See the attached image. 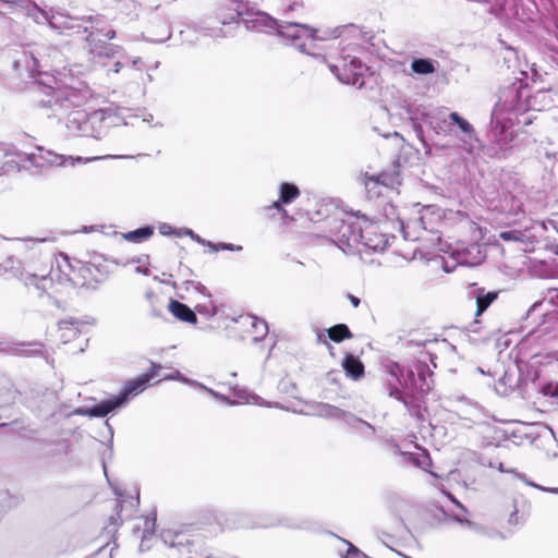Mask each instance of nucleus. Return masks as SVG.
I'll list each match as a JSON object with an SVG mask.
<instances>
[{
    "mask_svg": "<svg viewBox=\"0 0 558 558\" xmlns=\"http://www.w3.org/2000/svg\"><path fill=\"white\" fill-rule=\"evenodd\" d=\"M523 379L519 367L513 366L504 372V375L498 379L495 385L496 392L500 396L507 397L511 393L518 392L522 396Z\"/></svg>",
    "mask_w": 558,
    "mask_h": 558,
    "instance_id": "nucleus-17",
    "label": "nucleus"
},
{
    "mask_svg": "<svg viewBox=\"0 0 558 558\" xmlns=\"http://www.w3.org/2000/svg\"><path fill=\"white\" fill-rule=\"evenodd\" d=\"M48 58H45L39 50L33 51L22 49L12 56V69L21 78H34L44 74L41 70L49 66Z\"/></svg>",
    "mask_w": 558,
    "mask_h": 558,
    "instance_id": "nucleus-11",
    "label": "nucleus"
},
{
    "mask_svg": "<svg viewBox=\"0 0 558 558\" xmlns=\"http://www.w3.org/2000/svg\"><path fill=\"white\" fill-rule=\"evenodd\" d=\"M451 519L454 522L468 527L469 530H471L472 532H474L478 535H484V536H489V537L492 536V532L487 527H485L476 522H473L469 519H463L459 515H452Z\"/></svg>",
    "mask_w": 558,
    "mask_h": 558,
    "instance_id": "nucleus-34",
    "label": "nucleus"
},
{
    "mask_svg": "<svg viewBox=\"0 0 558 558\" xmlns=\"http://www.w3.org/2000/svg\"><path fill=\"white\" fill-rule=\"evenodd\" d=\"M437 61L429 58H414L411 62V69L420 75L432 74L436 71Z\"/></svg>",
    "mask_w": 558,
    "mask_h": 558,
    "instance_id": "nucleus-27",
    "label": "nucleus"
},
{
    "mask_svg": "<svg viewBox=\"0 0 558 558\" xmlns=\"http://www.w3.org/2000/svg\"><path fill=\"white\" fill-rule=\"evenodd\" d=\"M343 542L348 545V550H347V555L344 556V558H359L363 551H361L356 546H354L352 543H350L349 541H345L343 539Z\"/></svg>",
    "mask_w": 558,
    "mask_h": 558,
    "instance_id": "nucleus-42",
    "label": "nucleus"
},
{
    "mask_svg": "<svg viewBox=\"0 0 558 558\" xmlns=\"http://www.w3.org/2000/svg\"><path fill=\"white\" fill-rule=\"evenodd\" d=\"M81 322L76 318L63 319L59 323V329L62 332L61 338L69 341L80 333Z\"/></svg>",
    "mask_w": 558,
    "mask_h": 558,
    "instance_id": "nucleus-30",
    "label": "nucleus"
},
{
    "mask_svg": "<svg viewBox=\"0 0 558 558\" xmlns=\"http://www.w3.org/2000/svg\"><path fill=\"white\" fill-rule=\"evenodd\" d=\"M158 229H159V233L165 236L172 235V234L177 235V232H178V229L173 228L172 226H170L169 223H166V222L161 223Z\"/></svg>",
    "mask_w": 558,
    "mask_h": 558,
    "instance_id": "nucleus-43",
    "label": "nucleus"
},
{
    "mask_svg": "<svg viewBox=\"0 0 558 558\" xmlns=\"http://www.w3.org/2000/svg\"><path fill=\"white\" fill-rule=\"evenodd\" d=\"M159 369L160 365L153 364V367L147 373L126 381L118 395L102 400L93 407L75 408L72 411V415L105 417L109 413L126 407L132 398L142 393L149 386L150 381L158 376Z\"/></svg>",
    "mask_w": 558,
    "mask_h": 558,
    "instance_id": "nucleus-5",
    "label": "nucleus"
},
{
    "mask_svg": "<svg viewBox=\"0 0 558 558\" xmlns=\"http://www.w3.org/2000/svg\"><path fill=\"white\" fill-rule=\"evenodd\" d=\"M411 343H414L415 345H418V347H426V345H429V344H434L437 342L436 339L432 340V339H415V338H412L410 340Z\"/></svg>",
    "mask_w": 558,
    "mask_h": 558,
    "instance_id": "nucleus-46",
    "label": "nucleus"
},
{
    "mask_svg": "<svg viewBox=\"0 0 558 558\" xmlns=\"http://www.w3.org/2000/svg\"><path fill=\"white\" fill-rule=\"evenodd\" d=\"M556 154L557 150L549 142H541L536 148V155L545 167L554 165Z\"/></svg>",
    "mask_w": 558,
    "mask_h": 558,
    "instance_id": "nucleus-29",
    "label": "nucleus"
},
{
    "mask_svg": "<svg viewBox=\"0 0 558 558\" xmlns=\"http://www.w3.org/2000/svg\"><path fill=\"white\" fill-rule=\"evenodd\" d=\"M84 24L86 29H83L85 37V49L88 56L93 59L100 60L119 59L123 54V48L119 45L109 43L107 40L114 39L117 33L113 28L107 25L104 16L85 15Z\"/></svg>",
    "mask_w": 558,
    "mask_h": 558,
    "instance_id": "nucleus-6",
    "label": "nucleus"
},
{
    "mask_svg": "<svg viewBox=\"0 0 558 558\" xmlns=\"http://www.w3.org/2000/svg\"><path fill=\"white\" fill-rule=\"evenodd\" d=\"M517 512H518V510L514 509V511L510 514V518H509V523L510 524L517 523Z\"/></svg>",
    "mask_w": 558,
    "mask_h": 558,
    "instance_id": "nucleus-56",
    "label": "nucleus"
},
{
    "mask_svg": "<svg viewBox=\"0 0 558 558\" xmlns=\"http://www.w3.org/2000/svg\"><path fill=\"white\" fill-rule=\"evenodd\" d=\"M311 408L313 410V415L329 421H342L343 423L345 421V415L350 412L325 402H315Z\"/></svg>",
    "mask_w": 558,
    "mask_h": 558,
    "instance_id": "nucleus-20",
    "label": "nucleus"
},
{
    "mask_svg": "<svg viewBox=\"0 0 558 558\" xmlns=\"http://www.w3.org/2000/svg\"><path fill=\"white\" fill-rule=\"evenodd\" d=\"M83 16L71 15L63 10L40 11L38 23H47L51 29L60 35L73 36L86 29Z\"/></svg>",
    "mask_w": 558,
    "mask_h": 558,
    "instance_id": "nucleus-10",
    "label": "nucleus"
},
{
    "mask_svg": "<svg viewBox=\"0 0 558 558\" xmlns=\"http://www.w3.org/2000/svg\"><path fill=\"white\" fill-rule=\"evenodd\" d=\"M328 338L333 342H341L353 337L350 328L345 324H337L326 330Z\"/></svg>",
    "mask_w": 558,
    "mask_h": 558,
    "instance_id": "nucleus-31",
    "label": "nucleus"
},
{
    "mask_svg": "<svg viewBox=\"0 0 558 558\" xmlns=\"http://www.w3.org/2000/svg\"><path fill=\"white\" fill-rule=\"evenodd\" d=\"M362 225H363V240L360 242V246H363L367 250L378 252L384 251L387 247L388 241L384 234H378L375 231L373 223L368 220V218L363 215Z\"/></svg>",
    "mask_w": 558,
    "mask_h": 558,
    "instance_id": "nucleus-18",
    "label": "nucleus"
},
{
    "mask_svg": "<svg viewBox=\"0 0 558 558\" xmlns=\"http://www.w3.org/2000/svg\"><path fill=\"white\" fill-rule=\"evenodd\" d=\"M193 241H195L196 243L201 244V245H204L206 240L203 239L201 235H198L197 233L194 232L193 236L191 238Z\"/></svg>",
    "mask_w": 558,
    "mask_h": 558,
    "instance_id": "nucleus-54",
    "label": "nucleus"
},
{
    "mask_svg": "<svg viewBox=\"0 0 558 558\" xmlns=\"http://www.w3.org/2000/svg\"><path fill=\"white\" fill-rule=\"evenodd\" d=\"M476 303V316H481L498 298V291H486L484 288H476L474 291Z\"/></svg>",
    "mask_w": 558,
    "mask_h": 558,
    "instance_id": "nucleus-25",
    "label": "nucleus"
},
{
    "mask_svg": "<svg viewBox=\"0 0 558 558\" xmlns=\"http://www.w3.org/2000/svg\"><path fill=\"white\" fill-rule=\"evenodd\" d=\"M449 118L454 124H457V126L465 135V138H463V141H465L466 138L472 140L475 137V130L473 125L463 117H461L458 112H451L449 114Z\"/></svg>",
    "mask_w": 558,
    "mask_h": 558,
    "instance_id": "nucleus-32",
    "label": "nucleus"
},
{
    "mask_svg": "<svg viewBox=\"0 0 558 558\" xmlns=\"http://www.w3.org/2000/svg\"><path fill=\"white\" fill-rule=\"evenodd\" d=\"M220 251H229V252H241L243 247L241 245H234L232 243L220 242L219 246Z\"/></svg>",
    "mask_w": 558,
    "mask_h": 558,
    "instance_id": "nucleus-44",
    "label": "nucleus"
},
{
    "mask_svg": "<svg viewBox=\"0 0 558 558\" xmlns=\"http://www.w3.org/2000/svg\"><path fill=\"white\" fill-rule=\"evenodd\" d=\"M114 547L109 548V545L100 547L92 558H113L112 550Z\"/></svg>",
    "mask_w": 558,
    "mask_h": 558,
    "instance_id": "nucleus-41",
    "label": "nucleus"
},
{
    "mask_svg": "<svg viewBox=\"0 0 558 558\" xmlns=\"http://www.w3.org/2000/svg\"><path fill=\"white\" fill-rule=\"evenodd\" d=\"M396 448H397V451H398V453H399L400 456H402V457H405V458H409V459L413 460V454H412V453H410V452H404V451L399 450V447H398V446H396Z\"/></svg>",
    "mask_w": 558,
    "mask_h": 558,
    "instance_id": "nucleus-55",
    "label": "nucleus"
},
{
    "mask_svg": "<svg viewBox=\"0 0 558 558\" xmlns=\"http://www.w3.org/2000/svg\"><path fill=\"white\" fill-rule=\"evenodd\" d=\"M136 270H137L138 272L144 274V275H148V269H147V268H146V269H141V267H137V268H136Z\"/></svg>",
    "mask_w": 558,
    "mask_h": 558,
    "instance_id": "nucleus-59",
    "label": "nucleus"
},
{
    "mask_svg": "<svg viewBox=\"0 0 558 558\" xmlns=\"http://www.w3.org/2000/svg\"><path fill=\"white\" fill-rule=\"evenodd\" d=\"M385 184L386 183L380 180V177H368L365 179V189H366L367 193L372 196L380 195L381 194L380 187H381V185H385Z\"/></svg>",
    "mask_w": 558,
    "mask_h": 558,
    "instance_id": "nucleus-36",
    "label": "nucleus"
},
{
    "mask_svg": "<svg viewBox=\"0 0 558 558\" xmlns=\"http://www.w3.org/2000/svg\"><path fill=\"white\" fill-rule=\"evenodd\" d=\"M448 497L462 512L468 513V509L453 495L448 494Z\"/></svg>",
    "mask_w": 558,
    "mask_h": 558,
    "instance_id": "nucleus-50",
    "label": "nucleus"
},
{
    "mask_svg": "<svg viewBox=\"0 0 558 558\" xmlns=\"http://www.w3.org/2000/svg\"><path fill=\"white\" fill-rule=\"evenodd\" d=\"M3 268L7 272L12 274L13 277L23 281L26 286L33 284L41 291H46L47 282H51L48 275H38L26 270L23 263L14 256H10L4 260Z\"/></svg>",
    "mask_w": 558,
    "mask_h": 558,
    "instance_id": "nucleus-15",
    "label": "nucleus"
},
{
    "mask_svg": "<svg viewBox=\"0 0 558 558\" xmlns=\"http://www.w3.org/2000/svg\"><path fill=\"white\" fill-rule=\"evenodd\" d=\"M541 392L548 397H558V383H547L541 388Z\"/></svg>",
    "mask_w": 558,
    "mask_h": 558,
    "instance_id": "nucleus-39",
    "label": "nucleus"
},
{
    "mask_svg": "<svg viewBox=\"0 0 558 558\" xmlns=\"http://www.w3.org/2000/svg\"><path fill=\"white\" fill-rule=\"evenodd\" d=\"M387 373L388 395L403 403L412 414L416 408L415 393H427L432 389L433 373L425 363L418 362L412 367H405L397 362L385 364Z\"/></svg>",
    "mask_w": 558,
    "mask_h": 558,
    "instance_id": "nucleus-4",
    "label": "nucleus"
},
{
    "mask_svg": "<svg viewBox=\"0 0 558 558\" xmlns=\"http://www.w3.org/2000/svg\"><path fill=\"white\" fill-rule=\"evenodd\" d=\"M169 312L179 320L195 324L197 322L196 314L184 303L171 300L168 304Z\"/></svg>",
    "mask_w": 558,
    "mask_h": 558,
    "instance_id": "nucleus-24",
    "label": "nucleus"
},
{
    "mask_svg": "<svg viewBox=\"0 0 558 558\" xmlns=\"http://www.w3.org/2000/svg\"><path fill=\"white\" fill-rule=\"evenodd\" d=\"M317 339H318L319 342H323V343L327 344L329 349H332V347L328 343V341L326 339H324V335L323 333H318Z\"/></svg>",
    "mask_w": 558,
    "mask_h": 558,
    "instance_id": "nucleus-57",
    "label": "nucleus"
},
{
    "mask_svg": "<svg viewBox=\"0 0 558 558\" xmlns=\"http://www.w3.org/2000/svg\"><path fill=\"white\" fill-rule=\"evenodd\" d=\"M145 296L150 304V315L154 317H160L162 315V312L160 308L156 306L158 296L153 291H147L145 293Z\"/></svg>",
    "mask_w": 558,
    "mask_h": 558,
    "instance_id": "nucleus-38",
    "label": "nucleus"
},
{
    "mask_svg": "<svg viewBox=\"0 0 558 558\" xmlns=\"http://www.w3.org/2000/svg\"><path fill=\"white\" fill-rule=\"evenodd\" d=\"M68 262L69 267L73 272V277L71 280L75 284L80 286H89L94 279L93 277V266L89 264L82 263L80 260H75L74 264L69 262V257L66 255L63 256Z\"/></svg>",
    "mask_w": 558,
    "mask_h": 558,
    "instance_id": "nucleus-21",
    "label": "nucleus"
},
{
    "mask_svg": "<svg viewBox=\"0 0 558 558\" xmlns=\"http://www.w3.org/2000/svg\"><path fill=\"white\" fill-rule=\"evenodd\" d=\"M220 524L222 525L223 530L259 529L275 525V523L260 522L258 518L248 512L228 513L225 518V521Z\"/></svg>",
    "mask_w": 558,
    "mask_h": 558,
    "instance_id": "nucleus-16",
    "label": "nucleus"
},
{
    "mask_svg": "<svg viewBox=\"0 0 558 558\" xmlns=\"http://www.w3.org/2000/svg\"><path fill=\"white\" fill-rule=\"evenodd\" d=\"M154 234L153 226H143L135 230L125 232L122 234V238L132 243H142L148 240Z\"/></svg>",
    "mask_w": 558,
    "mask_h": 558,
    "instance_id": "nucleus-28",
    "label": "nucleus"
},
{
    "mask_svg": "<svg viewBox=\"0 0 558 558\" xmlns=\"http://www.w3.org/2000/svg\"><path fill=\"white\" fill-rule=\"evenodd\" d=\"M349 300L354 307H357L361 303V300L353 294H349Z\"/></svg>",
    "mask_w": 558,
    "mask_h": 558,
    "instance_id": "nucleus-53",
    "label": "nucleus"
},
{
    "mask_svg": "<svg viewBox=\"0 0 558 558\" xmlns=\"http://www.w3.org/2000/svg\"><path fill=\"white\" fill-rule=\"evenodd\" d=\"M300 196V190L294 183L283 182L279 186V201L272 203L270 208L276 209L278 213L287 214L282 205L291 204Z\"/></svg>",
    "mask_w": 558,
    "mask_h": 558,
    "instance_id": "nucleus-22",
    "label": "nucleus"
},
{
    "mask_svg": "<svg viewBox=\"0 0 558 558\" xmlns=\"http://www.w3.org/2000/svg\"><path fill=\"white\" fill-rule=\"evenodd\" d=\"M85 92L73 87L50 88L39 100L41 108L50 110L48 118H56L59 122L65 119L68 133L73 136L89 137V113L80 109L86 102Z\"/></svg>",
    "mask_w": 558,
    "mask_h": 558,
    "instance_id": "nucleus-3",
    "label": "nucleus"
},
{
    "mask_svg": "<svg viewBox=\"0 0 558 558\" xmlns=\"http://www.w3.org/2000/svg\"><path fill=\"white\" fill-rule=\"evenodd\" d=\"M342 367L347 374L348 377L357 380L364 375V365L361 362V360L353 355L348 353L343 361H342Z\"/></svg>",
    "mask_w": 558,
    "mask_h": 558,
    "instance_id": "nucleus-26",
    "label": "nucleus"
},
{
    "mask_svg": "<svg viewBox=\"0 0 558 558\" xmlns=\"http://www.w3.org/2000/svg\"><path fill=\"white\" fill-rule=\"evenodd\" d=\"M106 425L109 427V430H110V433L112 434V429H111V426L109 425V422H108V421L106 422Z\"/></svg>",
    "mask_w": 558,
    "mask_h": 558,
    "instance_id": "nucleus-63",
    "label": "nucleus"
},
{
    "mask_svg": "<svg viewBox=\"0 0 558 558\" xmlns=\"http://www.w3.org/2000/svg\"><path fill=\"white\" fill-rule=\"evenodd\" d=\"M122 509H123L122 504L118 502L117 506H116V512H117L116 515H111L110 519H109L110 523L112 525H118L119 524V521L121 520L120 513H121Z\"/></svg>",
    "mask_w": 558,
    "mask_h": 558,
    "instance_id": "nucleus-45",
    "label": "nucleus"
},
{
    "mask_svg": "<svg viewBox=\"0 0 558 558\" xmlns=\"http://www.w3.org/2000/svg\"><path fill=\"white\" fill-rule=\"evenodd\" d=\"M193 234H194V231L192 229H189V228L178 229V232H177L178 236L185 235V236L192 238Z\"/></svg>",
    "mask_w": 558,
    "mask_h": 558,
    "instance_id": "nucleus-49",
    "label": "nucleus"
},
{
    "mask_svg": "<svg viewBox=\"0 0 558 558\" xmlns=\"http://www.w3.org/2000/svg\"><path fill=\"white\" fill-rule=\"evenodd\" d=\"M204 246H208L210 248V251H213V252H219L220 251V248H219L220 242L219 243H214L211 241L206 240Z\"/></svg>",
    "mask_w": 558,
    "mask_h": 558,
    "instance_id": "nucleus-51",
    "label": "nucleus"
},
{
    "mask_svg": "<svg viewBox=\"0 0 558 558\" xmlns=\"http://www.w3.org/2000/svg\"><path fill=\"white\" fill-rule=\"evenodd\" d=\"M123 123V118L113 107L94 110L89 113V137L97 141L104 138L109 130Z\"/></svg>",
    "mask_w": 558,
    "mask_h": 558,
    "instance_id": "nucleus-12",
    "label": "nucleus"
},
{
    "mask_svg": "<svg viewBox=\"0 0 558 558\" xmlns=\"http://www.w3.org/2000/svg\"><path fill=\"white\" fill-rule=\"evenodd\" d=\"M330 240L344 253L360 252V242L363 240L362 218L354 221L332 219L329 227Z\"/></svg>",
    "mask_w": 558,
    "mask_h": 558,
    "instance_id": "nucleus-9",
    "label": "nucleus"
},
{
    "mask_svg": "<svg viewBox=\"0 0 558 558\" xmlns=\"http://www.w3.org/2000/svg\"><path fill=\"white\" fill-rule=\"evenodd\" d=\"M162 543L171 550L169 557L197 558L205 553V542L201 536L165 529L160 533Z\"/></svg>",
    "mask_w": 558,
    "mask_h": 558,
    "instance_id": "nucleus-8",
    "label": "nucleus"
},
{
    "mask_svg": "<svg viewBox=\"0 0 558 558\" xmlns=\"http://www.w3.org/2000/svg\"><path fill=\"white\" fill-rule=\"evenodd\" d=\"M499 238L504 241L522 242L524 234L520 230L501 231Z\"/></svg>",
    "mask_w": 558,
    "mask_h": 558,
    "instance_id": "nucleus-37",
    "label": "nucleus"
},
{
    "mask_svg": "<svg viewBox=\"0 0 558 558\" xmlns=\"http://www.w3.org/2000/svg\"><path fill=\"white\" fill-rule=\"evenodd\" d=\"M231 21L238 25L243 24L248 31L277 34L302 52H306L307 41L327 39L305 23L277 20L264 11H252L245 14L236 12L231 16Z\"/></svg>",
    "mask_w": 558,
    "mask_h": 558,
    "instance_id": "nucleus-2",
    "label": "nucleus"
},
{
    "mask_svg": "<svg viewBox=\"0 0 558 558\" xmlns=\"http://www.w3.org/2000/svg\"><path fill=\"white\" fill-rule=\"evenodd\" d=\"M184 284H185L186 290L192 288V289H195L196 291H198L202 294L210 296V294L207 293V288L204 284H202L201 282H197V281H194V280H186V281H184Z\"/></svg>",
    "mask_w": 558,
    "mask_h": 558,
    "instance_id": "nucleus-40",
    "label": "nucleus"
},
{
    "mask_svg": "<svg viewBox=\"0 0 558 558\" xmlns=\"http://www.w3.org/2000/svg\"><path fill=\"white\" fill-rule=\"evenodd\" d=\"M355 436L364 441L373 440L376 435V427L365 420L359 417L353 412H349L345 415L343 423Z\"/></svg>",
    "mask_w": 558,
    "mask_h": 558,
    "instance_id": "nucleus-19",
    "label": "nucleus"
},
{
    "mask_svg": "<svg viewBox=\"0 0 558 558\" xmlns=\"http://www.w3.org/2000/svg\"><path fill=\"white\" fill-rule=\"evenodd\" d=\"M20 161H27L33 167L43 168L46 166L64 167L68 163L74 166L75 162H82V157L73 158L71 156L60 155L52 150H46L43 147H37L35 153H14Z\"/></svg>",
    "mask_w": 558,
    "mask_h": 558,
    "instance_id": "nucleus-13",
    "label": "nucleus"
},
{
    "mask_svg": "<svg viewBox=\"0 0 558 558\" xmlns=\"http://www.w3.org/2000/svg\"><path fill=\"white\" fill-rule=\"evenodd\" d=\"M122 68H123V64L118 60L114 62L113 66L108 71V73H110V72L119 73Z\"/></svg>",
    "mask_w": 558,
    "mask_h": 558,
    "instance_id": "nucleus-52",
    "label": "nucleus"
},
{
    "mask_svg": "<svg viewBox=\"0 0 558 558\" xmlns=\"http://www.w3.org/2000/svg\"><path fill=\"white\" fill-rule=\"evenodd\" d=\"M530 486L535 487L539 490L558 495V487H544L535 483H529Z\"/></svg>",
    "mask_w": 558,
    "mask_h": 558,
    "instance_id": "nucleus-48",
    "label": "nucleus"
},
{
    "mask_svg": "<svg viewBox=\"0 0 558 558\" xmlns=\"http://www.w3.org/2000/svg\"><path fill=\"white\" fill-rule=\"evenodd\" d=\"M243 325H250L254 331L253 341L258 342L263 340L268 333V325L266 320L260 319L254 315L240 316L239 320Z\"/></svg>",
    "mask_w": 558,
    "mask_h": 558,
    "instance_id": "nucleus-23",
    "label": "nucleus"
},
{
    "mask_svg": "<svg viewBox=\"0 0 558 558\" xmlns=\"http://www.w3.org/2000/svg\"><path fill=\"white\" fill-rule=\"evenodd\" d=\"M133 501H135V504L137 505L140 502L138 497H136Z\"/></svg>",
    "mask_w": 558,
    "mask_h": 558,
    "instance_id": "nucleus-64",
    "label": "nucleus"
},
{
    "mask_svg": "<svg viewBox=\"0 0 558 558\" xmlns=\"http://www.w3.org/2000/svg\"><path fill=\"white\" fill-rule=\"evenodd\" d=\"M14 242L21 244L22 250L36 251L37 246L47 242H54V238L43 236V238H15Z\"/></svg>",
    "mask_w": 558,
    "mask_h": 558,
    "instance_id": "nucleus-33",
    "label": "nucleus"
},
{
    "mask_svg": "<svg viewBox=\"0 0 558 558\" xmlns=\"http://www.w3.org/2000/svg\"><path fill=\"white\" fill-rule=\"evenodd\" d=\"M429 124L433 126V129H434L437 133H439V131H438V125H434L432 121H429Z\"/></svg>",
    "mask_w": 558,
    "mask_h": 558,
    "instance_id": "nucleus-62",
    "label": "nucleus"
},
{
    "mask_svg": "<svg viewBox=\"0 0 558 558\" xmlns=\"http://www.w3.org/2000/svg\"><path fill=\"white\" fill-rule=\"evenodd\" d=\"M414 129L416 132L422 133V129L420 125L414 124Z\"/></svg>",
    "mask_w": 558,
    "mask_h": 558,
    "instance_id": "nucleus-61",
    "label": "nucleus"
},
{
    "mask_svg": "<svg viewBox=\"0 0 558 558\" xmlns=\"http://www.w3.org/2000/svg\"><path fill=\"white\" fill-rule=\"evenodd\" d=\"M527 97L529 90L521 82L500 88L490 120V132L500 149H507L515 140L518 134L512 128L527 110Z\"/></svg>",
    "mask_w": 558,
    "mask_h": 558,
    "instance_id": "nucleus-1",
    "label": "nucleus"
},
{
    "mask_svg": "<svg viewBox=\"0 0 558 558\" xmlns=\"http://www.w3.org/2000/svg\"><path fill=\"white\" fill-rule=\"evenodd\" d=\"M329 69L341 83L359 88L364 86L363 75L367 66L359 58L348 56L343 58L341 65L330 64Z\"/></svg>",
    "mask_w": 558,
    "mask_h": 558,
    "instance_id": "nucleus-14",
    "label": "nucleus"
},
{
    "mask_svg": "<svg viewBox=\"0 0 558 558\" xmlns=\"http://www.w3.org/2000/svg\"><path fill=\"white\" fill-rule=\"evenodd\" d=\"M120 5L123 10H135L137 4L134 0H120Z\"/></svg>",
    "mask_w": 558,
    "mask_h": 558,
    "instance_id": "nucleus-47",
    "label": "nucleus"
},
{
    "mask_svg": "<svg viewBox=\"0 0 558 558\" xmlns=\"http://www.w3.org/2000/svg\"><path fill=\"white\" fill-rule=\"evenodd\" d=\"M485 259V254L483 253L481 246L478 244H472L466 256L461 259L462 263H465L471 266L480 265Z\"/></svg>",
    "mask_w": 558,
    "mask_h": 558,
    "instance_id": "nucleus-35",
    "label": "nucleus"
},
{
    "mask_svg": "<svg viewBox=\"0 0 558 558\" xmlns=\"http://www.w3.org/2000/svg\"><path fill=\"white\" fill-rule=\"evenodd\" d=\"M500 472H506L504 469V464L501 462H498V465L496 466Z\"/></svg>",
    "mask_w": 558,
    "mask_h": 558,
    "instance_id": "nucleus-58",
    "label": "nucleus"
},
{
    "mask_svg": "<svg viewBox=\"0 0 558 558\" xmlns=\"http://www.w3.org/2000/svg\"><path fill=\"white\" fill-rule=\"evenodd\" d=\"M555 296L558 299V292H555ZM554 301V295L549 300L535 302L527 311V319L539 318L538 322L532 326L526 338L531 341L538 343H545L548 340L555 338L558 332V314L554 311H549L547 306Z\"/></svg>",
    "mask_w": 558,
    "mask_h": 558,
    "instance_id": "nucleus-7",
    "label": "nucleus"
},
{
    "mask_svg": "<svg viewBox=\"0 0 558 558\" xmlns=\"http://www.w3.org/2000/svg\"><path fill=\"white\" fill-rule=\"evenodd\" d=\"M339 35H340L339 29H338V28H335V29L332 31V36H333V37H338Z\"/></svg>",
    "mask_w": 558,
    "mask_h": 558,
    "instance_id": "nucleus-60",
    "label": "nucleus"
}]
</instances>
